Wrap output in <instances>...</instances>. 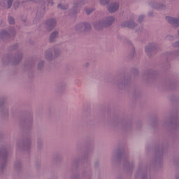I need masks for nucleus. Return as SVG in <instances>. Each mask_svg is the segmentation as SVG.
<instances>
[{"instance_id":"1","label":"nucleus","mask_w":179,"mask_h":179,"mask_svg":"<svg viewBox=\"0 0 179 179\" xmlns=\"http://www.w3.org/2000/svg\"><path fill=\"white\" fill-rule=\"evenodd\" d=\"M8 156V152L5 149L0 150V174H2L5 171L6 167V162H2V160H5Z\"/></svg>"},{"instance_id":"2","label":"nucleus","mask_w":179,"mask_h":179,"mask_svg":"<svg viewBox=\"0 0 179 179\" xmlns=\"http://www.w3.org/2000/svg\"><path fill=\"white\" fill-rule=\"evenodd\" d=\"M114 20V17H108L103 22H99V24L107 27L108 26H110V24H111Z\"/></svg>"},{"instance_id":"3","label":"nucleus","mask_w":179,"mask_h":179,"mask_svg":"<svg viewBox=\"0 0 179 179\" xmlns=\"http://www.w3.org/2000/svg\"><path fill=\"white\" fill-rule=\"evenodd\" d=\"M118 8H120L118 3H113L108 6V10H109L110 13H114V12L118 10Z\"/></svg>"},{"instance_id":"4","label":"nucleus","mask_w":179,"mask_h":179,"mask_svg":"<svg viewBox=\"0 0 179 179\" xmlns=\"http://www.w3.org/2000/svg\"><path fill=\"white\" fill-rule=\"evenodd\" d=\"M12 2L13 0H2L0 2L1 6H5L6 8H10L12 6Z\"/></svg>"},{"instance_id":"5","label":"nucleus","mask_w":179,"mask_h":179,"mask_svg":"<svg viewBox=\"0 0 179 179\" xmlns=\"http://www.w3.org/2000/svg\"><path fill=\"white\" fill-rule=\"evenodd\" d=\"M168 22H169V23H171V24L179 23V20L177 18H174L171 17H168Z\"/></svg>"},{"instance_id":"6","label":"nucleus","mask_w":179,"mask_h":179,"mask_svg":"<svg viewBox=\"0 0 179 179\" xmlns=\"http://www.w3.org/2000/svg\"><path fill=\"white\" fill-rule=\"evenodd\" d=\"M58 36V32L57 31H55L53 32L51 35H50V40L51 41H52L53 38H55V37H57Z\"/></svg>"},{"instance_id":"7","label":"nucleus","mask_w":179,"mask_h":179,"mask_svg":"<svg viewBox=\"0 0 179 179\" xmlns=\"http://www.w3.org/2000/svg\"><path fill=\"white\" fill-rule=\"evenodd\" d=\"M22 167V165L20 164V162H17L15 164V170H19Z\"/></svg>"},{"instance_id":"8","label":"nucleus","mask_w":179,"mask_h":179,"mask_svg":"<svg viewBox=\"0 0 179 179\" xmlns=\"http://www.w3.org/2000/svg\"><path fill=\"white\" fill-rule=\"evenodd\" d=\"M8 22H9L10 24H13V23H15V20L13 19V17H10L8 18Z\"/></svg>"},{"instance_id":"9","label":"nucleus","mask_w":179,"mask_h":179,"mask_svg":"<svg viewBox=\"0 0 179 179\" xmlns=\"http://www.w3.org/2000/svg\"><path fill=\"white\" fill-rule=\"evenodd\" d=\"M100 2L103 5H106V3H108V0H101Z\"/></svg>"},{"instance_id":"10","label":"nucleus","mask_w":179,"mask_h":179,"mask_svg":"<svg viewBox=\"0 0 179 179\" xmlns=\"http://www.w3.org/2000/svg\"><path fill=\"white\" fill-rule=\"evenodd\" d=\"M58 8L60 9H66V6H62V4H59Z\"/></svg>"},{"instance_id":"11","label":"nucleus","mask_w":179,"mask_h":179,"mask_svg":"<svg viewBox=\"0 0 179 179\" xmlns=\"http://www.w3.org/2000/svg\"><path fill=\"white\" fill-rule=\"evenodd\" d=\"M147 178H148V176H146V175L141 176V179H147Z\"/></svg>"},{"instance_id":"12","label":"nucleus","mask_w":179,"mask_h":179,"mask_svg":"<svg viewBox=\"0 0 179 179\" xmlns=\"http://www.w3.org/2000/svg\"><path fill=\"white\" fill-rule=\"evenodd\" d=\"M127 26H128V27L132 28V27L131 26V24H129V25H127Z\"/></svg>"},{"instance_id":"13","label":"nucleus","mask_w":179,"mask_h":179,"mask_svg":"<svg viewBox=\"0 0 179 179\" xmlns=\"http://www.w3.org/2000/svg\"><path fill=\"white\" fill-rule=\"evenodd\" d=\"M177 45H179V42L176 43Z\"/></svg>"},{"instance_id":"14","label":"nucleus","mask_w":179,"mask_h":179,"mask_svg":"<svg viewBox=\"0 0 179 179\" xmlns=\"http://www.w3.org/2000/svg\"><path fill=\"white\" fill-rule=\"evenodd\" d=\"M140 19H143V17H140Z\"/></svg>"},{"instance_id":"15","label":"nucleus","mask_w":179,"mask_h":179,"mask_svg":"<svg viewBox=\"0 0 179 179\" xmlns=\"http://www.w3.org/2000/svg\"><path fill=\"white\" fill-rule=\"evenodd\" d=\"M128 166L129 167V164L128 165Z\"/></svg>"},{"instance_id":"16","label":"nucleus","mask_w":179,"mask_h":179,"mask_svg":"<svg viewBox=\"0 0 179 179\" xmlns=\"http://www.w3.org/2000/svg\"><path fill=\"white\" fill-rule=\"evenodd\" d=\"M31 1H33V0H31Z\"/></svg>"}]
</instances>
